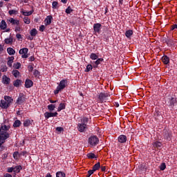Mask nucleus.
<instances>
[{
	"instance_id": "obj_1",
	"label": "nucleus",
	"mask_w": 177,
	"mask_h": 177,
	"mask_svg": "<svg viewBox=\"0 0 177 177\" xmlns=\"http://www.w3.org/2000/svg\"><path fill=\"white\" fill-rule=\"evenodd\" d=\"M10 126H7L6 124H2L0 127V143H5L6 142V139H9L10 138Z\"/></svg>"
},
{
	"instance_id": "obj_2",
	"label": "nucleus",
	"mask_w": 177,
	"mask_h": 177,
	"mask_svg": "<svg viewBox=\"0 0 177 177\" xmlns=\"http://www.w3.org/2000/svg\"><path fill=\"white\" fill-rule=\"evenodd\" d=\"M13 103L12 97L5 95L4 100H1L0 102V107L1 109H8L11 104Z\"/></svg>"
},
{
	"instance_id": "obj_3",
	"label": "nucleus",
	"mask_w": 177,
	"mask_h": 177,
	"mask_svg": "<svg viewBox=\"0 0 177 177\" xmlns=\"http://www.w3.org/2000/svg\"><path fill=\"white\" fill-rule=\"evenodd\" d=\"M67 84H68V81L67 80V79L61 80L57 88L54 91L55 95H57V93H59L60 91H63V89L66 88Z\"/></svg>"
},
{
	"instance_id": "obj_4",
	"label": "nucleus",
	"mask_w": 177,
	"mask_h": 177,
	"mask_svg": "<svg viewBox=\"0 0 177 177\" xmlns=\"http://www.w3.org/2000/svg\"><path fill=\"white\" fill-rule=\"evenodd\" d=\"M82 123H79L77 125V129L79 132H84L85 129H86V124L88 123V118H83Z\"/></svg>"
},
{
	"instance_id": "obj_5",
	"label": "nucleus",
	"mask_w": 177,
	"mask_h": 177,
	"mask_svg": "<svg viewBox=\"0 0 177 177\" xmlns=\"http://www.w3.org/2000/svg\"><path fill=\"white\" fill-rule=\"evenodd\" d=\"M19 55H21L22 59H27L28 57V48H23L19 51Z\"/></svg>"
},
{
	"instance_id": "obj_6",
	"label": "nucleus",
	"mask_w": 177,
	"mask_h": 177,
	"mask_svg": "<svg viewBox=\"0 0 177 177\" xmlns=\"http://www.w3.org/2000/svg\"><path fill=\"white\" fill-rule=\"evenodd\" d=\"M88 143L91 146H96L99 143V138L96 136H91L88 138Z\"/></svg>"
},
{
	"instance_id": "obj_7",
	"label": "nucleus",
	"mask_w": 177,
	"mask_h": 177,
	"mask_svg": "<svg viewBox=\"0 0 177 177\" xmlns=\"http://www.w3.org/2000/svg\"><path fill=\"white\" fill-rule=\"evenodd\" d=\"M110 96V93H100L98 97L100 102H104L107 97Z\"/></svg>"
},
{
	"instance_id": "obj_8",
	"label": "nucleus",
	"mask_w": 177,
	"mask_h": 177,
	"mask_svg": "<svg viewBox=\"0 0 177 177\" xmlns=\"http://www.w3.org/2000/svg\"><path fill=\"white\" fill-rule=\"evenodd\" d=\"M44 117L46 120L50 118V117H57V112H55V113L46 112L44 113Z\"/></svg>"
},
{
	"instance_id": "obj_9",
	"label": "nucleus",
	"mask_w": 177,
	"mask_h": 177,
	"mask_svg": "<svg viewBox=\"0 0 177 177\" xmlns=\"http://www.w3.org/2000/svg\"><path fill=\"white\" fill-rule=\"evenodd\" d=\"M102 24L97 23L94 24L93 25V30L95 32H97L98 34H100V30H101Z\"/></svg>"
},
{
	"instance_id": "obj_10",
	"label": "nucleus",
	"mask_w": 177,
	"mask_h": 177,
	"mask_svg": "<svg viewBox=\"0 0 177 177\" xmlns=\"http://www.w3.org/2000/svg\"><path fill=\"white\" fill-rule=\"evenodd\" d=\"M25 100L26 97H24V95L20 94L18 99L17 100V103L18 104H23Z\"/></svg>"
},
{
	"instance_id": "obj_11",
	"label": "nucleus",
	"mask_w": 177,
	"mask_h": 177,
	"mask_svg": "<svg viewBox=\"0 0 177 177\" xmlns=\"http://www.w3.org/2000/svg\"><path fill=\"white\" fill-rule=\"evenodd\" d=\"M2 83L4 85H9L10 84V78L8 77L6 75H3L2 77Z\"/></svg>"
},
{
	"instance_id": "obj_12",
	"label": "nucleus",
	"mask_w": 177,
	"mask_h": 177,
	"mask_svg": "<svg viewBox=\"0 0 177 177\" xmlns=\"http://www.w3.org/2000/svg\"><path fill=\"white\" fill-rule=\"evenodd\" d=\"M34 85V83L31 81V80L28 79L25 81V88H31Z\"/></svg>"
},
{
	"instance_id": "obj_13",
	"label": "nucleus",
	"mask_w": 177,
	"mask_h": 177,
	"mask_svg": "<svg viewBox=\"0 0 177 177\" xmlns=\"http://www.w3.org/2000/svg\"><path fill=\"white\" fill-rule=\"evenodd\" d=\"M8 21L11 24H16L17 26H19L20 24V21L17 19H15L13 18H10L8 19Z\"/></svg>"
},
{
	"instance_id": "obj_14",
	"label": "nucleus",
	"mask_w": 177,
	"mask_h": 177,
	"mask_svg": "<svg viewBox=\"0 0 177 177\" xmlns=\"http://www.w3.org/2000/svg\"><path fill=\"white\" fill-rule=\"evenodd\" d=\"M8 28V24H6V21L5 20H1L0 22V28L1 30H6Z\"/></svg>"
},
{
	"instance_id": "obj_15",
	"label": "nucleus",
	"mask_w": 177,
	"mask_h": 177,
	"mask_svg": "<svg viewBox=\"0 0 177 177\" xmlns=\"http://www.w3.org/2000/svg\"><path fill=\"white\" fill-rule=\"evenodd\" d=\"M118 141L120 143H125L127 142V136L121 135L118 137Z\"/></svg>"
},
{
	"instance_id": "obj_16",
	"label": "nucleus",
	"mask_w": 177,
	"mask_h": 177,
	"mask_svg": "<svg viewBox=\"0 0 177 177\" xmlns=\"http://www.w3.org/2000/svg\"><path fill=\"white\" fill-rule=\"evenodd\" d=\"M5 44H13V37H12V36H10V37H8L6 39H5L4 40Z\"/></svg>"
},
{
	"instance_id": "obj_17",
	"label": "nucleus",
	"mask_w": 177,
	"mask_h": 177,
	"mask_svg": "<svg viewBox=\"0 0 177 177\" xmlns=\"http://www.w3.org/2000/svg\"><path fill=\"white\" fill-rule=\"evenodd\" d=\"M52 16H48L45 19V24L46 26H49L50 23H52Z\"/></svg>"
},
{
	"instance_id": "obj_18",
	"label": "nucleus",
	"mask_w": 177,
	"mask_h": 177,
	"mask_svg": "<svg viewBox=\"0 0 177 177\" xmlns=\"http://www.w3.org/2000/svg\"><path fill=\"white\" fill-rule=\"evenodd\" d=\"M162 61L163 62L164 64H168V63H169V57L165 55L162 57Z\"/></svg>"
},
{
	"instance_id": "obj_19",
	"label": "nucleus",
	"mask_w": 177,
	"mask_h": 177,
	"mask_svg": "<svg viewBox=\"0 0 177 177\" xmlns=\"http://www.w3.org/2000/svg\"><path fill=\"white\" fill-rule=\"evenodd\" d=\"M133 35V30H128L125 32V35L127 38H131V36Z\"/></svg>"
},
{
	"instance_id": "obj_20",
	"label": "nucleus",
	"mask_w": 177,
	"mask_h": 177,
	"mask_svg": "<svg viewBox=\"0 0 177 177\" xmlns=\"http://www.w3.org/2000/svg\"><path fill=\"white\" fill-rule=\"evenodd\" d=\"M21 13H22L24 15V16H26V17H27V16H31L32 15V11L21 10Z\"/></svg>"
},
{
	"instance_id": "obj_21",
	"label": "nucleus",
	"mask_w": 177,
	"mask_h": 177,
	"mask_svg": "<svg viewBox=\"0 0 177 177\" xmlns=\"http://www.w3.org/2000/svg\"><path fill=\"white\" fill-rule=\"evenodd\" d=\"M15 60V57H10L8 58V66H9V67H12V64H13V61Z\"/></svg>"
},
{
	"instance_id": "obj_22",
	"label": "nucleus",
	"mask_w": 177,
	"mask_h": 177,
	"mask_svg": "<svg viewBox=\"0 0 177 177\" xmlns=\"http://www.w3.org/2000/svg\"><path fill=\"white\" fill-rule=\"evenodd\" d=\"M21 125V122L19 120H15L13 124L14 128H19V127H20Z\"/></svg>"
},
{
	"instance_id": "obj_23",
	"label": "nucleus",
	"mask_w": 177,
	"mask_h": 177,
	"mask_svg": "<svg viewBox=\"0 0 177 177\" xmlns=\"http://www.w3.org/2000/svg\"><path fill=\"white\" fill-rule=\"evenodd\" d=\"M64 109H66V104L60 103L58 106L57 111H62V110H64Z\"/></svg>"
},
{
	"instance_id": "obj_24",
	"label": "nucleus",
	"mask_w": 177,
	"mask_h": 177,
	"mask_svg": "<svg viewBox=\"0 0 177 177\" xmlns=\"http://www.w3.org/2000/svg\"><path fill=\"white\" fill-rule=\"evenodd\" d=\"M7 52L8 55H15V53H16V50H15V49H13L12 48H8Z\"/></svg>"
},
{
	"instance_id": "obj_25",
	"label": "nucleus",
	"mask_w": 177,
	"mask_h": 177,
	"mask_svg": "<svg viewBox=\"0 0 177 177\" xmlns=\"http://www.w3.org/2000/svg\"><path fill=\"white\" fill-rule=\"evenodd\" d=\"M8 13L10 16H12V15H19V10H10Z\"/></svg>"
},
{
	"instance_id": "obj_26",
	"label": "nucleus",
	"mask_w": 177,
	"mask_h": 177,
	"mask_svg": "<svg viewBox=\"0 0 177 177\" xmlns=\"http://www.w3.org/2000/svg\"><path fill=\"white\" fill-rule=\"evenodd\" d=\"M21 169H23V167H21V166H20V165H18V166L14 167V172L19 174V172H20V171H21Z\"/></svg>"
},
{
	"instance_id": "obj_27",
	"label": "nucleus",
	"mask_w": 177,
	"mask_h": 177,
	"mask_svg": "<svg viewBox=\"0 0 177 177\" xmlns=\"http://www.w3.org/2000/svg\"><path fill=\"white\" fill-rule=\"evenodd\" d=\"M38 31H37V29L33 28L30 30V34L32 37H35L37 35Z\"/></svg>"
},
{
	"instance_id": "obj_28",
	"label": "nucleus",
	"mask_w": 177,
	"mask_h": 177,
	"mask_svg": "<svg viewBox=\"0 0 177 177\" xmlns=\"http://www.w3.org/2000/svg\"><path fill=\"white\" fill-rule=\"evenodd\" d=\"M97 55H96L95 53H91L90 55V59H91L92 60H97Z\"/></svg>"
},
{
	"instance_id": "obj_29",
	"label": "nucleus",
	"mask_w": 177,
	"mask_h": 177,
	"mask_svg": "<svg viewBox=\"0 0 177 177\" xmlns=\"http://www.w3.org/2000/svg\"><path fill=\"white\" fill-rule=\"evenodd\" d=\"M100 168V162H97L93 167V170L95 172V171H97Z\"/></svg>"
},
{
	"instance_id": "obj_30",
	"label": "nucleus",
	"mask_w": 177,
	"mask_h": 177,
	"mask_svg": "<svg viewBox=\"0 0 177 177\" xmlns=\"http://www.w3.org/2000/svg\"><path fill=\"white\" fill-rule=\"evenodd\" d=\"M30 125H31V120H26L24 122V127H30Z\"/></svg>"
},
{
	"instance_id": "obj_31",
	"label": "nucleus",
	"mask_w": 177,
	"mask_h": 177,
	"mask_svg": "<svg viewBox=\"0 0 177 177\" xmlns=\"http://www.w3.org/2000/svg\"><path fill=\"white\" fill-rule=\"evenodd\" d=\"M56 177H66V174L62 171H58L56 173Z\"/></svg>"
},
{
	"instance_id": "obj_32",
	"label": "nucleus",
	"mask_w": 177,
	"mask_h": 177,
	"mask_svg": "<svg viewBox=\"0 0 177 177\" xmlns=\"http://www.w3.org/2000/svg\"><path fill=\"white\" fill-rule=\"evenodd\" d=\"M20 67H21V64H20V62H17L13 64V68H16L17 70L20 68Z\"/></svg>"
},
{
	"instance_id": "obj_33",
	"label": "nucleus",
	"mask_w": 177,
	"mask_h": 177,
	"mask_svg": "<svg viewBox=\"0 0 177 177\" xmlns=\"http://www.w3.org/2000/svg\"><path fill=\"white\" fill-rule=\"evenodd\" d=\"M48 109L50 111H53V110H55V109H56V106L55 104H49L48 106Z\"/></svg>"
},
{
	"instance_id": "obj_34",
	"label": "nucleus",
	"mask_w": 177,
	"mask_h": 177,
	"mask_svg": "<svg viewBox=\"0 0 177 177\" xmlns=\"http://www.w3.org/2000/svg\"><path fill=\"white\" fill-rule=\"evenodd\" d=\"M24 22L25 23V24H30V23H31V21L30 20V18H28V17H24Z\"/></svg>"
},
{
	"instance_id": "obj_35",
	"label": "nucleus",
	"mask_w": 177,
	"mask_h": 177,
	"mask_svg": "<svg viewBox=\"0 0 177 177\" xmlns=\"http://www.w3.org/2000/svg\"><path fill=\"white\" fill-rule=\"evenodd\" d=\"M20 84H21V80H17L14 82V86H20Z\"/></svg>"
},
{
	"instance_id": "obj_36",
	"label": "nucleus",
	"mask_w": 177,
	"mask_h": 177,
	"mask_svg": "<svg viewBox=\"0 0 177 177\" xmlns=\"http://www.w3.org/2000/svg\"><path fill=\"white\" fill-rule=\"evenodd\" d=\"M153 147H157V148H158V147H161V146H162V144H161V142H153Z\"/></svg>"
},
{
	"instance_id": "obj_37",
	"label": "nucleus",
	"mask_w": 177,
	"mask_h": 177,
	"mask_svg": "<svg viewBox=\"0 0 177 177\" xmlns=\"http://www.w3.org/2000/svg\"><path fill=\"white\" fill-rule=\"evenodd\" d=\"M12 74L15 78H17V77L20 75V72H19V71H13Z\"/></svg>"
},
{
	"instance_id": "obj_38",
	"label": "nucleus",
	"mask_w": 177,
	"mask_h": 177,
	"mask_svg": "<svg viewBox=\"0 0 177 177\" xmlns=\"http://www.w3.org/2000/svg\"><path fill=\"white\" fill-rule=\"evenodd\" d=\"M101 62H103V58H98L97 59V60L95 62H93V63L95 64V66H99V64Z\"/></svg>"
},
{
	"instance_id": "obj_39",
	"label": "nucleus",
	"mask_w": 177,
	"mask_h": 177,
	"mask_svg": "<svg viewBox=\"0 0 177 177\" xmlns=\"http://www.w3.org/2000/svg\"><path fill=\"white\" fill-rule=\"evenodd\" d=\"M92 68H93V67L91 64L87 65L86 68L85 70L86 73H88V71H91Z\"/></svg>"
},
{
	"instance_id": "obj_40",
	"label": "nucleus",
	"mask_w": 177,
	"mask_h": 177,
	"mask_svg": "<svg viewBox=\"0 0 177 177\" xmlns=\"http://www.w3.org/2000/svg\"><path fill=\"white\" fill-rule=\"evenodd\" d=\"M88 158H95L96 156H95V153H89L87 154Z\"/></svg>"
},
{
	"instance_id": "obj_41",
	"label": "nucleus",
	"mask_w": 177,
	"mask_h": 177,
	"mask_svg": "<svg viewBox=\"0 0 177 177\" xmlns=\"http://www.w3.org/2000/svg\"><path fill=\"white\" fill-rule=\"evenodd\" d=\"M167 168V165H165V162L162 163L160 166V171H164Z\"/></svg>"
},
{
	"instance_id": "obj_42",
	"label": "nucleus",
	"mask_w": 177,
	"mask_h": 177,
	"mask_svg": "<svg viewBox=\"0 0 177 177\" xmlns=\"http://www.w3.org/2000/svg\"><path fill=\"white\" fill-rule=\"evenodd\" d=\"M66 13L67 15H70V13H71V12H73V10L71 9V7L68 6L66 9Z\"/></svg>"
},
{
	"instance_id": "obj_43",
	"label": "nucleus",
	"mask_w": 177,
	"mask_h": 177,
	"mask_svg": "<svg viewBox=\"0 0 177 177\" xmlns=\"http://www.w3.org/2000/svg\"><path fill=\"white\" fill-rule=\"evenodd\" d=\"M33 75H35V77H36V78H38L39 77V71L35 70L33 71Z\"/></svg>"
},
{
	"instance_id": "obj_44",
	"label": "nucleus",
	"mask_w": 177,
	"mask_h": 177,
	"mask_svg": "<svg viewBox=\"0 0 177 177\" xmlns=\"http://www.w3.org/2000/svg\"><path fill=\"white\" fill-rule=\"evenodd\" d=\"M13 157H14L15 160H17L19 157V152H15L13 153Z\"/></svg>"
},
{
	"instance_id": "obj_45",
	"label": "nucleus",
	"mask_w": 177,
	"mask_h": 177,
	"mask_svg": "<svg viewBox=\"0 0 177 177\" xmlns=\"http://www.w3.org/2000/svg\"><path fill=\"white\" fill-rule=\"evenodd\" d=\"M57 5H58V3H57V1H53V9H57Z\"/></svg>"
},
{
	"instance_id": "obj_46",
	"label": "nucleus",
	"mask_w": 177,
	"mask_h": 177,
	"mask_svg": "<svg viewBox=\"0 0 177 177\" xmlns=\"http://www.w3.org/2000/svg\"><path fill=\"white\" fill-rule=\"evenodd\" d=\"M56 131H57V132H63V131H64V129H63V127H58L56 128Z\"/></svg>"
},
{
	"instance_id": "obj_47",
	"label": "nucleus",
	"mask_w": 177,
	"mask_h": 177,
	"mask_svg": "<svg viewBox=\"0 0 177 177\" xmlns=\"http://www.w3.org/2000/svg\"><path fill=\"white\" fill-rule=\"evenodd\" d=\"M7 172H15V167H8L7 169Z\"/></svg>"
},
{
	"instance_id": "obj_48",
	"label": "nucleus",
	"mask_w": 177,
	"mask_h": 177,
	"mask_svg": "<svg viewBox=\"0 0 177 177\" xmlns=\"http://www.w3.org/2000/svg\"><path fill=\"white\" fill-rule=\"evenodd\" d=\"M20 31H21V28H20V26H16L15 27V32H20Z\"/></svg>"
},
{
	"instance_id": "obj_49",
	"label": "nucleus",
	"mask_w": 177,
	"mask_h": 177,
	"mask_svg": "<svg viewBox=\"0 0 177 177\" xmlns=\"http://www.w3.org/2000/svg\"><path fill=\"white\" fill-rule=\"evenodd\" d=\"M93 172H95V170L92 169V170H89L88 171V177L91 176V175H93Z\"/></svg>"
},
{
	"instance_id": "obj_50",
	"label": "nucleus",
	"mask_w": 177,
	"mask_h": 177,
	"mask_svg": "<svg viewBox=\"0 0 177 177\" xmlns=\"http://www.w3.org/2000/svg\"><path fill=\"white\" fill-rule=\"evenodd\" d=\"M176 29H177V24L173 25V26H171V31H174V30H176Z\"/></svg>"
},
{
	"instance_id": "obj_51",
	"label": "nucleus",
	"mask_w": 177,
	"mask_h": 177,
	"mask_svg": "<svg viewBox=\"0 0 177 177\" xmlns=\"http://www.w3.org/2000/svg\"><path fill=\"white\" fill-rule=\"evenodd\" d=\"M44 30H45V26L44 25H41L39 27V31L44 32Z\"/></svg>"
},
{
	"instance_id": "obj_52",
	"label": "nucleus",
	"mask_w": 177,
	"mask_h": 177,
	"mask_svg": "<svg viewBox=\"0 0 177 177\" xmlns=\"http://www.w3.org/2000/svg\"><path fill=\"white\" fill-rule=\"evenodd\" d=\"M16 37H17V38L18 39H21V35L17 33V35H16Z\"/></svg>"
},
{
	"instance_id": "obj_53",
	"label": "nucleus",
	"mask_w": 177,
	"mask_h": 177,
	"mask_svg": "<svg viewBox=\"0 0 177 177\" xmlns=\"http://www.w3.org/2000/svg\"><path fill=\"white\" fill-rule=\"evenodd\" d=\"M101 171H102V172H104V171H106V167L105 166H102L101 167Z\"/></svg>"
},
{
	"instance_id": "obj_54",
	"label": "nucleus",
	"mask_w": 177,
	"mask_h": 177,
	"mask_svg": "<svg viewBox=\"0 0 177 177\" xmlns=\"http://www.w3.org/2000/svg\"><path fill=\"white\" fill-rule=\"evenodd\" d=\"M3 177H12V175L9 174H6Z\"/></svg>"
},
{
	"instance_id": "obj_55",
	"label": "nucleus",
	"mask_w": 177,
	"mask_h": 177,
	"mask_svg": "<svg viewBox=\"0 0 177 177\" xmlns=\"http://www.w3.org/2000/svg\"><path fill=\"white\" fill-rule=\"evenodd\" d=\"M34 60H35V58H34V57H30V62H34Z\"/></svg>"
},
{
	"instance_id": "obj_56",
	"label": "nucleus",
	"mask_w": 177,
	"mask_h": 177,
	"mask_svg": "<svg viewBox=\"0 0 177 177\" xmlns=\"http://www.w3.org/2000/svg\"><path fill=\"white\" fill-rule=\"evenodd\" d=\"M46 177H52V175H50V173H48V174L46 175Z\"/></svg>"
},
{
	"instance_id": "obj_57",
	"label": "nucleus",
	"mask_w": 177,
	"mask_h": 177,
	"mask_svg": "<svg viewBox=\"0 0 177 177\" xmlns=\"http://www.w3.org/2000/svg\"><path fill=\"white\" fill-rule=\"evenodd\" d=\"M56 100H50V103H56Z\"/></svg>"
},
{
	"instance_id": "obj_58",
	"label": "nucleus",
	"mask_w": 177,
	"mask_h": 177,
	"mask_svg": "<svg viewBox=\"0 0 177 177\" xmlns=\"http://www.w3.org/2000/svg\"><path fill=\"white\" fill-rule=\"evenodd\" d=\"M28 68H29V71H32V68H33L32 66H29Z\"/></svg>"
},
{
	"instance_id": "obj_59",
	"label": "nucleus",
	"mask_w": 177,
	"mask_h": 177,
	"mask_svg": "<svg viewBox=\"0 0 177 177\" xmlns=\"http://www.w3.org/2000/svg\"><path fill=\"white\" fill-rule=\"evenodd\" d=\"M63 3H67V0H61Z\"/></svg>"
},
{
	"instance_id": "obj_60",
	"label": "nucleus",
	"mask_w": 177,
	"mask_h": 177,
	"mask_svg": "<svg viewBox=\"0 0 177 177\" xmlns=\"http://www.w3.org/2000/svg\"><path fill=\"white\" fill-rule=\"evenodd\" d=\"M2 50H3V48L1 45H0V52H2Z\"/></svg>"
},
{
	"instance_id": "obj_61",
	"label": "nucleus",
	"mask_w": 177,
	"mask_h": 177,
	"mask_svg": "<svg viewBox=\"0 0 177 177\" xmlns=\"http://www.w3.org/2000/svg\"><path fill=\"white\" fill-rule=\"evenodd\" d=\"M2 6H3V2H0V8H2Z\"/></svg>"
},
{
	"instance_id": "obj_62",
	"label": "nucleus",
	"mask_w": 177,
	"mask_h": 177,
	"mask_svg": "<svg viewBox=\"0 0 177 177\" xmlns=\"http://www.w3.org/2000/svg\"><path fill=\"white\" fill-rule=\"evenodd\" d=\"M124 0H119V2H120V3H121V5H122V1H123Z\"/></svg>"
},
{
	"instance_id": "obj_63",
	"label": "nucleus",
	"mask_w": 177,
	"mask_h": 177,
	"mask_svg": "<svg viewBox=\"0 0 177 177\" xmlns=\"http://www.w3.org/2000/svg\"><path fill=\"white\" fill-rule=\"evenodd\" d=\"M10 31V29H9V28L6 29V32H9Z\"/></svg>"
},
{
	"instance_id": "obj_64",
	"label": "nucleus",
	"mask_w": 177,
	"mask_h": 177,
	"mask_svg": "<svg viewBox=\"0 0 177 177\" xmlns=\"http://www.w3.org/2000/svg\"><path fill=\"white\" fill-rule=\"evenodd\" d=\"M29 39H32V37H29Z\"/></svg>"
}]
</instances>
